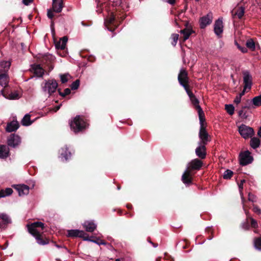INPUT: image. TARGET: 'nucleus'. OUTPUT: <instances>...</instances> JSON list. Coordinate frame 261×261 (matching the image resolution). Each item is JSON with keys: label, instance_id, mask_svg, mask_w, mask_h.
Returning a JSON list of instances; mask_svg holds the SVG:
<instances>
[{"label": "nucleus", "instance_id": "aec40b11", "mask_svg": "<svg viewBox=\"0 0 261 261\" xmlns=\"http://www.w3.org/2000/svg\"><path fill=\"white\" fill-rule=\"evenodd\" d=\"M182 181L188 186L192 184L193 178L191 176V172L190 170L187 169L183 173L181 177Z\"/></svg>", "mask_w": 261, "mask_h": 261}, {"label": "nucleus", "instance_id": "49530a36", "mask_svg": "<svg viewBox=\"0 0 261 261\" xmlns=\"http://www.w3.org/2000/svg\"><path fill=\"white\" fill-rule=\"evenodd\" d=\"M79 86H80V80H76L71 84L70 87L72 90H74L77 89Z\"/></svg>", "mask_w": 261, "mask_h": 261}, {"label": "nucleus", "instance_id": "13d9d810", "mask_svg": "<svg viewBox=\"0 0 261 261\" xmlns=\"http://www.w3.org/2000/svg\"><path fill=\"white\" fill-rule=\"evenodd\" d=\"M241 98L242 97H241L239 95H237L234 100V102L237 105L239 104L241 102Z\"/></svg>", "mask_w": 261, "mask_h": 261}, {"label": "nucleus", "instance_id": "2eb2a0df", "mask_svg": "<svg viewBox=\"0 0 261 261\" xmlns=\"http://www.w3.org/2000/svg\"><path fill=\"white\" fill-rule=\"evenodd\" d=\"M244 87L245 89H251L252 84V77L248 71H244L243 72Z\"/></svg>", "mask_w": 261, "mask_h": 261}, {"label": "nucleus", "instance_id": "a19ab883", "mask_svg": "<svg viewBox=\"0 0 261 261\" xmlns=\"http://www.w3.org/2000/svg\"><path fill=\"white\" fill-rule=\"evenodd\" d=\"M225 110L230 115H232L234 113V108L232 105H225Z\"/></svg>", "mask_w": 261, "mask_h": 261}, {"label": "nucleus", "instance_id": "f704fd0d", "mask_svg": "<svg viewBox=\"0 0 261 261\" xmlns=\"http://www.w3.org/2000/svg\"><path fill=\"white\" fill-rule=\"evenodd\" d=\"M260 140L258 138L254 137L251 138L250 145L253 149H256L259 146Z\"/></svg>", "mask_w": 261, "mask_h": 261}, {"label": "nucleus", "instance_id": "37998d69", "mask_svg": "<svg viewBox=\"0 0 261 261\" xmlns=\"http://www.w3.org/2000/svg\"><path fill=\"white\" fill-rule=\"evenodd\" d=\"M205 231L207 232L208 234V236L207 237V239L209 240H212L214 238V231L212 229V227H207L205 229Z\"/></svg>", "mask_w": 261, "mask_h": 261}, {"label": "nucleus", "instance_id": "c9c22d12", "mask_svg": "<svg viewBox=\"0 0 261 261\" xmlns=\"http://www.w3.org/2000/svg\"><path fill=\"white\" fill-rule=\"evenodd\" d=\"M246 45L247 48L252 51H254L255 49V43L254 40L251 38L247 40Z\"/></svg>", "mask_w": 261, "mask_h": 261}, {"label": "nucleus", "instance_id": "bf43d9fd", "mask_svg": "<svg viewBox=\"0 0 261 261\" xmlns=\"http://www.w3.org/2000/svg\"><path fill=\"white\" fill-rule=\"evenodd\" d=\"M33 0H22V3L26 6L29 5L30 4L32 3Z\"/></svg>", "mask_w": 261, "mask_h": 261}, {"label": "nucleus", "instance_id": "680f3d73", "mask_svg": "<svg viewBox=\"0 0 261 261\" xmlns=\"http://www.w3.org/2000/svg\"><path fill=\"white\" fill-rule=\"evenodd\" d=\"M247 89H245V87H244L243 90L239 94V96L242 97L245 93V91Z\"/></svg>", "mask_w": 261, "mask_h": 261}, {"label": "nucleus", "instance_id": "5701e85b", "mask_svg": "<svg viewBox=\"0 0 261 261\" xmlns=\"http://www.w3.org/2000/svg\"><path fill=\"white\" fill-rule=\"evenodd\" d=\"M15 189L17 191L18 195L20 196L27 195L29 193L30 188L25 185H17Z\"/></svg>", "mask_w": 261, "mask_h": 261}, {"label": "nucleus", "instance_id": "cd10ccee", "mask_svg": "<svg viewBox=\"0 0 261 261\" xmlns=\"http://www.w3.org/2000/svg\"><path fill=\"white\" fill-rule=\"evenodd\" d=\"M188 23H186L185 25L186 28L180 30V33L184 35V41H186L187 40L190 36L193 33H194V31L191 28H188Z\"/></svg>", "mask_w": 261, "mask_h": 261}, {"label": "nucleus", "instance_id": "39448f33", "mask_svg": "<svg viewBox=\"0 0 261 261\" xmlns=\"http://www.w3.org/2000/svg\"><path fill=\"white\" fill-rule=\"evenodd\" d=\"M58 84L55 79L46 81L44 85H42L43 91L47 92L49 95H51L58 89Z\"/></svg>", "mask_w": 261, "mask_h": 261}, {"label": "nucleus", "instance_id": "2f4dec72", "mask_svg": "<svg viewBox=\"0 0 261 261\" xmlns=\"http://www.w3.org/2000/svg\"><path fill=\"white\" fill-rule=\"evenodd\" d=\"M198 113L200 127L206 126V124L204 123L205 121L204 113L201 107H198V109L196 110Z\"/></svg>", "mask_w": 261, "mask_h": 261}, {"label": "nucleus", "instance_id": "412c9836", "mask_svg": "<svg viewBox=\"0 0 261 261\" xmlns=\"http://www.w3.org/2000/svg\"><path fill=\"white\" fill-rule=\"evenodd\" d=\"M185 91H186L187 94L188 95L190 99L192 105L194 107L195 109L196 110H197L198 109V107H201L199 105V100L196 97L195 95L193 93L190 88Z\"/></svg>", "mask_w": 261, "mask_h": 261}, {"label": "nucleus", "instance_id": "052dcab7", "mask_svg": "<svg viewBox=\"0 0 261 261\" xmlns=\"http://www.w3.org/2000/svg\"><path fill=\"white\" fill-rule=\"evenodd\" d=\"M245 180L244 179H243L241 180L240 184L239 185V188L240 190H241L243 189V183L245 182Z\"/></svg>", "mask_w": 261, "mask_h": 261}, {"label": "nucleus", "instance_id": "f03ea898", "mask_svg": "<svg viewBox=\"0 0 261 261\" xmlns=\"http://www.w3.org/2000/svg\"><path fill=\"white\" fill-rule=\"evenodd\" d=\"M125 18V16L120 17V19H116L114 14L112 12L110 15L105 19V24L107 29L113 32L118 27L120 23Z\"/></svg>", "mask_w": 261, "mask_h": 261}, {"label": "nucleus", "instance_id": "4be33fe9", "mask_svg": "<svg viewBox=\"0 0 261 261\" xmlns=\"http://www.w3.org/2000/svg\"><path fill=\"white\" fill-rule=\"evenodd\" d=\"M223 25L222 19L219 18L214 24V32L217 36H220L223 32Z\"/></svg>", "mask_w": 261, "mask_h": 261}, {"label": "nucleus", "instance_id": "bb28decb", "mask_svg": "<svg viewBox=\"0 0 261 261\" xmlns=\"http://www.w3.org/2000/svg\"><path fill=\"white\" fill-rule=\"evenodd\" d=\"M19 127L18 122L16 121H11L7 123L6 127V131L9 133L16 131Z\"/></svg>", "mask_w": 261, "mask_h": 261}, {"label": "nucleus", "instance_id": "72a5a7b5", "mask_svg": "<svg viewBox=\"0 0 261 261\" xmlns=\"http://www.w3.org/2000/svg\"><path fill=\"white\" fill-rule=\"evenodd\" d=\"M13 192L12 189L10 188H7L5 190H1L0 191V198L11 195Z\"/></svg>", "mask_w": 261, "mask_h": 261}, {"label": "nucleus", "instance_id": "dca6fc26", "mask_svg": "<svg viewBox=\"0 0 261 261\" xmlns=\"http://www.w3.org/2000/svg\"><path fill=\"white\" fill-rule=\"evenodd\" d=\"M203 162L200 160L198 159H195L192 160L189 163V167L187 169L190 170L191 171L193 170H199L201 168Z\"/></svg>", "mask_w": 261, "mask_h": 261}, {"label": "nucleus", "instance_id": "423d86ee", "mask_svg": "<svg viewBox=\"0 0 261 261\" xmlns=\"http://www.w3.org/2000/svg\"><path fill=\"white\" fill-rule=\"evenodd\" d=\"M54 60V57L49 54L39 56L37 59L38 62L44 66V67L46 66L48 67V72H50L54 68V66L51 64Z\"/></svg>", "mask_w": 261, "mask_h": 261}, {"label": "nucleus", "instance_id": "0e129e2a", "mask_svg": "<svg viewBox=\"0 0 261 261\" xmlns=\"http://www.w3.org/2000/svg\"><path fill=\"white\" fill-rule=\"evenodd\" d=\"M126 207L128 208V209H132L133 208V206L130 203H127L126 204Z\"/></svg>", "mask_w": 261, "mask_h": 261}, {"label": "nucleus", "instance_id": "6e6d98bb", "mask_svg": "<svg viewBox=\"0 0 261 261\" xmlns=\"http://www.w3.org/2000/svg\"><path fill=\"white\" fill-rule=\"evenodd\" d=\"M248 197V200L249 201H251V202H254L255 201L254 199L255 198V196L253 194H252L251 193H249Z\"/></svg>", "mask_w": 261, "mask_h": 261}, {"label": "nucleus", "instance_id": "09e8293b", "mask_svg": "<svg viewBox=\"0 0 261 261\" xmlns=\"http://www.w3.org/2000/svg\"><path fill=\"white\" fill-rule=\"evenodd\" d=\"M249 223H250V226L253 228H257L258 227V224L255 219L253 218L249 219Z\"/></svg>", "mask_w": 261, "mask_h": 261}, {"label": "nucleus", "instance_id": "6e6552de", "mask_svg": "<svg viewBox=\"0 0 261 261\" xmlns=\"http://www.w3.org/2000/svg\"><path fill=\"white\" fill-rule=\"evenodd\" d=\"M250 152L248 150L241 152L239 155V162L241 165L244 166L251 164L253 158L250 155Z\"/></svg>", "mask_w": 261, "mask_h": 261}, {"label": "nucleus", "instance_id": "3c124183", "mask_svg": "<svg viewBox=\"0 0 261 261\" xmlns=\"http://www.w3.org/2000/svg\"><path fill=\"white\" fill-rule=\"evenodd\" d=\"M242 227L244 230H248L250 228L249 220H246L242 223Z\"/></svg>", "mask_w": 261, "mask_h": 261}, {"label": "nucleus", "instance_id": "79ce46f5", "mask_svg": "<svg viewBox=\"0 0 261 261\" xmlns=\"http://www.w3.org/2000/svg\"><path fill=\"white\" fill-rule=\"evenodd\" d=\"M254 246L256 249L261 250V236L255 239Z\"/></svg>", "mask_w": 261, "mask_h": 261}, {"label": "nucleus", "instance_id": "c85d7f7f", "mask_svg": "<svg viewBox=\"0 0 261 261\" xmlns=\"http://www.w3.org/2000/svg\"><path fill=\"white\" fill-rule=\"evenodd\" d=\"M84 228L87 231L92 232L96 229V225L92 221H86L83 224Z\"/></svg>", "mask_w": 261, "mask_h": 261}, {"label": "nucleus", "instance_id": "c03bdc74", "mask_svg": "<svg viewBox=\"0 0 261 261\" xmlns=\"http://www.w3.org/2000/svg\"><path fill=\"white\" fill-rule=\"evenodd\" d=\"M246 113L247 111H246V110L243 109L241 108V110H240L238 112L239 116L243 119H246L248 117V116L246 115Z\"/></svg>", "mask_w": 261, "mask_h": 261}, {"label": "nucleus", "instance_id": "338daca9", "mask_svg": "<svg viewBox=\"0 0 261 261\" xmlns=\"http://www.w3.org/2000/svg\"><path fill=\"white\" fill-rule=\"evenodd\" d=\"M150 243L153 245L154 247H156L158 246L157 243H154L152 242H150Z\"/></svg>", "mask_w": 261, "mask_h": 261}, {"label": "nucleus", "instance_id": "1a4fd4ad", "mask_svg": "<svg viewBox=\"0 0 261 261\" xmlns=\"http://www.w3.org/2000/svg\"><path fill=\"white\" fill-rule=\"evenodd\" d=\"M240 135L245 139L251 137L254 135V130L252 127L242 124L239 127Z\"/></svg>", "mask_w": 261, "mask_h": 261}, {"label": "nucleus", "instance_id": "5fc2aeb1", "mask_svg": "<svg viewBox=\"0 0 261 261\" xmlns=\"http://www.w3.org/2000/svg\"><path fill=\"white\" fill-rule=\"evenodd\" d=\"M53 12H54L53 11V10H51V9H48L47 10V17L49 18V19H52L53 17H54V14H53Z\"/></svg>", "mask_w": 261, "mask_h": 261}, {"label": "nucleus", "instance_id": "6ab92c4d", "mask_svg": "<svg viewBox=\"0 0 261 261\" xmlns=\"http://www.w3.org/2000/svg\"><path fill=\"white\" fill-rule=\"evenodd\" d=\"M1 93L5 97L9 99H18L20 98L18 93L16 91L14 92H11V93H10L9 91L7 90V88L6 89H2L1 91Z\"/></svg>", "mask_w": 261, "mask_h": 261}, {"label": "nucleus", "instance_id": "4468645a", "mask_svg": "<svg viewBox=\"0 0 261 261\" xmlns=\"http://www.w3.org/2000/svg\"><path fill=\"white\" fill-rule=\"evenodd\" d=\"M198 144L199 146L195 149V153L200 159H205L206 156V145L201 143Z\"/></svg>", "mask_w": 261, "mask_h": 261}, {"label": "nucleus", "instance_id": "a18cd8bd", "mask_svg": "<svg viewBox=\"0 0 261 261\" xmlns=\"http://www.w3.org/2000/svg\"><path fill=\"white\" fill-rule=\"evenodd\" d=\"M179 35L177 34H173L172 35V41L171 44L173 46H175L176 45L178 40Z\"/></svg>", "mask_w": 261, "mask_h": 261}, {"label": "nucleus", "instance_id": "a211bd4d", "mask_svg": "<svg viewBox=\"0 0 261 261\" xmlns=\"http://www.w3.org/2000/svg\"><path fill=\"white\" fill-rule=\"evenodd\" d=\"M231 13L233 19L238 18L241 19L244 15L245 8L242 6L236 8L231 11Z\"/></svg>", "mask_w": 261, "mask_h": 261}, {"label": "nucleus", "instance_id": "f3484780", "mask_svg": "<svg viewBox=\"0 0 261 261\" xmlns=\"http://www.w3.org/2000/svg\"><path fill=\"white\" fill-rule=\"evenodd\" d=\"M30 70L37 77H42L44 74L45 70L40 64H34L31 65Z\"/></svg>", "mask_w": 261, "mask_h": 261}, {"label": "nucleus", "instance_id": "20e7f679", "mask_svg": "<svg viewBox=\"0 0 261 261\" xmlns=\"http://www.w3.org/2000/svg\"><path fill=\"white\" fill-rule=\"evenodd\" d=\"M178 81L185 90L190 89L188 73L185 69H181L178 75Z\"/></svg>", "mask_w": 261, "mask_h": 261}, {"label": "nucleus", "instance_id": "4d7b16f0", "mask_svg": "<svg viewBox=\"0 0 261 261\" xmlns=\"http://www.w3.org/2000/svg\"><path fill=\"white\" fill-rule=\"evenodd\" d=\"M243 109H249L250 108V103L249 102V100H247V103L242 107Z\"/></svg>", "mask_w": 261, "mask_h": 261}, {"label": "nucleus", "instance_id": "4c0bfd02", "mask_svg": "<svg viewBox=\"0 0 261 261\" xmlns=\"http://www.w3.org/2000/svg\"><path fill=\"white\" fill-rule=\"evenodd\" d=\"M252 103L256 107L261 106V95L254 97L252 100Z\"/></svg>", "mask_w": 261, "mask_h": 261}, {"label": "nucleus", "instance_id": "f8f14e48", "mask_svg": "<svg viewBox=\"0 0 261 261\" xmlns=\"http://www.w3.org/2000/svg\"><path fill=\"white\" fill-rule=\"evenodd\" d=\"M20 143V137L18 135L14 134L10 135L7 141L8 145L13 148L17 147Z\"/></svg>", "mask_w": 261, "mask_h": 261}, {"label": "nucleus", "instance_id": "69168bd1", "mask_svg": "<svg viewBox=\"0 0 261 261\" xmlns=\"http://www.w3.org/2000/svg\"><path fill=\"white\" fill-rule=\"evenodd\" d=\"M60 107H61V105L57 106L55 107L54 111L57 112V111H58L60 109Z\"/></svg>", "mask_w": 261, "mask_h": 261}, {"label": "nucleus", "instance_id": "58836bf2", "mask_svg": "<svg viewBox=\"0 0 261 261\" xmlns=\"http://www.w3.org/2000/svg\"><path fill=\"white\" fill-rule=\"evenodd\" d=\"M57 90L59 95L63 97H65L71 93V90L69 88H66L64 90V92H61V89L60 88L58 89Z\"/></svg>", "mask_w": 261, "mask_h": 261}, {"label": "nucleus", "instance_id": "f257e3e1", "mask_svg": "<svg viewBox=\"0 0 261 261\" xmlns=\"http://www.w3.org/2000/svg\"><path fill=\"white\" fill-rule=\"evenodd\" d=\"M27 227L28 232L36 239L38 244L41 245L48 244L49 240L44 236L43 232H40L41 230H43L45 228L43 223L36 221L28 224Z\"/></svg>", "mask_w": 261, "mask_h": 261}, {"label": "nucleus", "instance_id": "603ef678", "mask_svg": "<svg viewBox=\"0 0 261 261\" xmlns=\"http://www.w3.org/2000/svg\"><path fill=\"white\" fill-rule=\"evenodd\" d=\"M252 211L256 213L258 215H260L261 214V210L260 209V208L256 205H253V208H252Z\"/></svg>", "mask_w": 261, "mask_h": 261}, {"label": "nucleus", "instance_id": "8fccbe9b", "mask_svg": "<svg viewBox=\"0 0 261 261\" xmlns=\"http://www.w3.org/2000/svg\"><path fill=\"white\" fill-rule=\"evenodd\" d=\"M88 241H91L92 242H94V243H96L97 244H98V245H105L106 244V242L103 240H100V239H96V240H91L89 238V240Z\"/></svg>", "mask_w": 261, "mask_h": 261}, {"label": "nucleus", "instance_id": "b1692460", "mask_svg": "<svg viewBox=\"0 0 261 261\" xmlns=\"http://www.w3.org/2000/svg\"><path fill=\"white\" fill-rule=\"evenodd\" d=\"M63 7V0H53L52 9L56 13H60L62 11Z\"/></svg>", "mask_w": 261, "mask_h": 261}, {"label": "nucleus", "instance_id": "7ed1b4c3", "mask_svg": "<svg viewBox=\"0 0 261 261\" xmlns=\"http://www.w3.org/2000/svg\"><path fill=\"white\" fill-rule=\"evenodd\" d=\"M71 130L75 134L83 132L86 127V122L80 115L76 116L70 123Z\"/></svg>", "mask_w": 261, "mask_h": 261}, {"label": "nucleus", "instance_id": "9d476101", "mask_svg": "<svg viewBox=\"0 0 261 261\" xmlns=\"http://www.w3.org/2000/svg\"><path fill=\"white\" fill-rule=\"evenodd\" d=\"M11 223V219L7 214L0 213V231L6 229Z\"/></svg>", "mask_w": 261, "mask_h": 261}, {"label": "nucleus", "instance_id": "9b49d317", "mask_svg": "<svg viewBox=\"0 0 261 261\" xmlns=\"http://www.w3.org/2000/svg\"><path fill=\"white\" fill-rule=\"evenodd\" d=\"M199 137L200 139L199 143L206 145L210 141V136L206 130V126L200 127Z\"/></svg>", "mask_w": 261, "mask_h": 261}, {"label": "nucleus", "instance_id": "774afa93", "mask_svg": "<svg viewBox=\"0 0 261 261\" xmlns=\"http://www.w3.org/2000/svg\"><path fill=\"white\" fill-rule=\"evenodd\" d=\"M258 135L261 137V127L259 128V129L257 133Z\"/></svg>", "mask_w": 261, "mask_h": 261}, {"label": "nucleus", "instance_id": "de8ad7c7", "mask_svg": "<svg viewBox=\"0 0 261 261\" xmlns=\"http://www.w3.org/2000/svg\"><path fill=\"white\" fill-rule=\"evenodd\" d=\"M69 75L68 73L60 74V79H61V81L62 84H65L68 82V76Z\"/></svg>", "mask_w": 261, "mask_h": 261}, {"label": "nucleus", "instance_id": "e2e57ef3", "mask_svg": "<svg viewBox=\"0 0 261 261\" xmlns=\"http://www.w3.org/2000/svg\"><path fill=\"white\" fill-rule=\"evenodd\" d=\"M168 2L171 5H174L175 3V0H168Z\"/></svg>", "mask_w": 261, "mask_h": 261}, {"label": "nucleus", "instance_id": "0eeeda50", "mask_svg": "<svg viewBox=\"0 0 261 261\" xmlns=\"http://www.w3.org/2000/svg\"><path fill=\"white\" fill-rule=\"evenodd\" d=\"M66 236L68 238H80L84 240H89V237L83 230L79 229H70L67 230Z\"/></svg>", "mask_w": 261, "mask_h": 261}, {"label": "nucleus", "instance_id": "a878e982", "mask_svg": "<svg viewBox=\"0 0 261 261\" xmlns=\"http://www.w3.org/2000/svg\"><path fill=\"white\" fill-rule=\"evenodd\" d=\"M67 41L68 38L67 36H64L63 37L61 38L59 41H57L55 43L56 49L58 50H64L66 48Z\"/></svg>", "mask_w": 261, "mask_h": 261}, {"label": "nucleus", "instance_id": "393cba45", "mask_svg": "<svg viewBox=\"0 0 261 261\" xmlns=\"http://www.w3.org/2000/svg\"><path fill=\"white\" fill-rule=\"evenodd\" d=\"M71 153L67 147H63L60 150V156L62 161H67L71 158Z\"/></svg>", "mask_w": 261, "mask_h": 261}, {"label": "nucleus", "instance_id": "e433bc0d", "mask_svg": "<svg viewBox=\"0 0 261 261\" xmlns=\"http://www.w3.org/2000/svg\"><path fill=\"white\" fill-rule=\"evenodd\" d=\"M241 199H242V203L243 204V209L245 211V213L246 216V220H249V219H251L252 217L251 216L249 211L248 210H246V206L244 204L245 200L244 197L243 196H241Z\"/></svg>", "mask_w": 261, "mask_h": 261}, {"label": "nucleus", "instance_id": "ddd939ff", "mask_svg": "<svg viewBox=\"0 0 261 261\" xmlns=\"http://www.w3.org/2000/svg\"><path fill=\"white\" fill-rule=\"evenodd\" d=\"M212 20L213 14L212 12H209L206 15L201 17L199 20L200 28L204 29L207 25L212 23Z\"/></svg>", "mask_w": 261, "mask_h": 261}, {"label": "nucleus", "instance_id": "c756f323", "mask_svg": "<svg viewBox=\"0 0 261 261\" xmlns=\"http://www.w3.org/2000/svg\"><path fill=\"white\" fill-rule=\"evenodd\" d=\"M9 148L5 145H0V158L4 159L9 156Z\"/></svg>", "mask_w": 261, "mask_h": 261}, {"label": "nucleus", "instance_id": "864d4df0", "mask_svg": "<svg viewBox=\"0 0 261 261\" xmlns=\"http://www.w3.org/2000/svg\"><path fill=\"white\" fill-rule=\"evenodd\" d=\"M236 45L242 53H245L247 52L248 50L246 47L240 46L237 42H236Z\"/></svg>", "mask_w": 261, "mask_h": 261}, {"label": "nucleus", "instance_id": "473e14b6", "mask_svg": "<svg viewBox=\"0 0 261 261\" xmlns=\"http://www.w3.org/2000/svg\"><path fill=\"white\" fill-rule=\"evenodd\" d=\"M31 116L29 114L24 115L21 120V124L23 126H29L33 123V121H31Z\"/></svg>", "mask_w": 261, "mask_h": 261}, {"label": "nucleus", "instance_id": "ea45409f", "mask_svg": "<svg viewBox=\"0 0 261 261\" xmlns=\"http://www.w3.org/2000/svg\"><path fill=\"white\" fill-rule=\"evenodd\" d=\"M233 174V172L231 170L227 169L225 171L223 177L225 179H229L232 176Z\"/></svg>", "mask_w": 261, "mask_h": 261}, {"label": "nucleus", "instance_id": "7c9ffc66", "mask_svg": "<svg viewBox=\"0 0 261 261\" xmlns=\"http://www.w3.org/2000/svg\"><path fill=\"white\" fill-rule=\"evenodd\" d=\"M0 85L6 89L8 86V77L6 73L0 72Z\"/></svg>", "mask_w": 261, "mask_h": 261}]
</instances>
